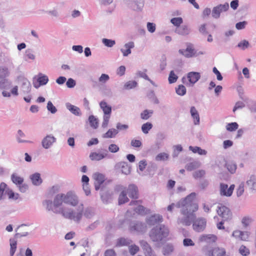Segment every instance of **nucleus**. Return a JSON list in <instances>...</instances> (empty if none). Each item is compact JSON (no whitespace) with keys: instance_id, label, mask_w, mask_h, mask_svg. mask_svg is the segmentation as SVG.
I'll use <instances>...</instances> for the list:
<instances>
[{"instance_id":"nucleus-1","label":"nucleus","mask_w":256,"mask_h":256,"mask_svg":"<svg viewBox=\"0 0 256 256\" xmlns=\"http://www.w3.org/2000/svg\"><path fill=\"white\" fill-rule=\"evenodd\" d=\"M196 194L192 192L185 198L176 204L177 208H180L182 216L178 219V224L183 226H190L196 217L194 212L198 209V204L196 202Z\"/></svg>"},{"instance_id":"nucleus-2","label":"nucleus","mask_w":256,"mask_h":256,"mask_svg":"<svg viewBox=\"0 0 256 256\" xmlns=\"http://www.w3.org/2000/svg\"><path fill=\"white\" fill-rule=\"evenodd\" d=\"M80 199L76 193L72 190L66 194L60 193L54 197V206L56 208L65 207L63 204L75 207L78 205Z\"/></svg>"},{"instance_id":"nucleus-3","label":"nucleus","mask_w":256,"mask_h":256,"mask_svg":"<svg viewBox=\"0 0 256 256\" xmlns=\"http://www.w3.org/2000/svg\"><path fill=\"white\" fill-rule=\"evenodd\" d=\"M77 206L78 207L75 209L68 207H62L61 209L54 211L57 214L62 215L65 218L79 223L83 216L84 204H80Z\"/></svg>"},{"instance_id":"nucleus-4","label":"nucleus","mask_w":256,"mask_h":256,"mask_svg":"<svg viewBox=\"0 0 256 256\" xmlns=\"http://www.w3.org/2000/svg\"><path fill=\"white\" fill-rule=\"evenodd\" d=\"M2 74L0 73V90H4L2 92V95L4 97L10 98L12 95L18 96V86H12V82L8 78Z\"/></svg>"},{"instance_id":"nucleus-5","label":"nucleus","mask_w":256,"mask_h":256,"mask_svg":"<svg viewBox=\"0 0 256 256\" xmlns=\"http://www.w3.org/2000/svg\"><path fill=\"white\" fill-rule=\"evenodd\" d=\"M169 233L167 227L160 225L153 228L150 232V236L153 242H160L166 238Z\"/></svg>"},{"instance_id":"nucleus-6","label":"nucleus","mask_w":256,"mask_h":256,"mask_svg":"<svg viewBox=\"0 0 256 256\" xmlns=\"http://www.w3.org/2000/svg\"><path fill=\"white\" fill-rule=\"evenodd\" d=\"M6 195L10 200H16L20 198L18 193L14 192L6 183L2 182L0 184V200H5Z\"/></svg>"},{"instance_id":"nucleus-7","label":"nucleus","mask_w":256,"mask_h":256,"mask_svg":"<svg viewBox=\"0 0 256 256\" xmlns=\"http://www.w3.org/2000/svg\"><path fill=\"white\" fill-rule=\"evenodd\" d=\"M130 205L135 213L144 216L150 212V210L142 205V201L140 200H132Z\"/></svg>"},{"instance_id":"nucleus-8","label":"nucleus","mask_w":256,"mask_h":256,"mask_svg":"<svg viewBox=\"0 0 256 256\" xmlns=\"http://www.w3.org/2000/svg\"><path fill=\"white\" fill-rule=\"evenodd\" d=\"M228 8L229 4L228 2L218 4L213 8L212 11V16L214 18L218 19L220 18V14L226 12Z\"/></svg>"},{"instance_id":"nucleus-9","label":"nucleus","mask_w":256,"mask_h":256,"mask_svg":"<svg viewBox=\"0 0 256 256\" xmlns=\"http://www.w3.org/2000/svg\"><path fill=\"white\" fill-rule=\"evenodd\" d=\"M56 142V138L52 134H48L42 140L41 145L42 148L48 150L52 148Z\"/></svg>"},{"instance_id":"nucleus-10","label":"nucleus","mask_w":256,"mask_h":256,"mask_svg":"<svg viewBox=\"0 0 256 256\" xmlns=\"http://www.w3.org/2000/svg\"><path fill=\"white\" fill-rule=\"evenodd\" d=\"M235 186L232 184L229 187L226 184L220 183V194L222 196L230 197V196L234 189Z\"/></svg>"},{"instance_id":"nucleus-11","label":"nucleus","mask_w":256,"mask_h":256,"mask_svg":"<svg viewBox=\"0 0 256 256\" xmlns=\"http://www.w3.org/2000/svg\"><path fill=\"white\" fill-rule=\"evenodd\" d=\"M146 230V225L140 222H132L130 224V230L132 232H144Z\"/></svg>"},{"instance_id":"nucleus-12","label":"nucleus","mask_w":256,"mask_h":256,"mask_svg":"<svg viewBox=\"0 0 256 256\" xmlns=\"http://www.w3.org/2000/svg\"><path fill=\"white\" fill-rule=\"evenodd\" d=\"M114 168L124 174L128 175L130 174L132 168L127 162H120L116 164Z\"/></svg>"},{"instance_id":"nucleus-13","label":"nucleus","mask_w":256,"mask_h":256,"mask_svg":"<svg viewBox=\"0 0 256 256\" xmlns=\"http://www.w3.org/2000/svg\"><path fill=\"white\" fill-rule=\"evenodd\" d=\"M216 210L218 215L222 217L223 221L231 219L232 213L228 208L224 206H220Z\"/></svg>"},{"instance_id":"nucleus-14","label":"nucleus","mask_w":256,"mask_h":256,"mask_svg":"<svg viewBox=\"0 0 256 256\" xmlns=\"http://www.w3.org/2000/svg\"><path fill=\"white\" fill-rule=\"evenodd\" d=\"M206 220L204 218H198L193 222L192 228L197 232H202L206 228Z\"/></svg>"},{"instance_id":"nucleus-15","label":"nucleus","mask_w":256,"mask_h":256,"mask_svg":"<svg viewBox=\"0 0 256 256\" xmlns=\"http://www.w3.org/2000/svg\"><path fill=\"white\" fill-rule=\"evenodd\" d=\"M250 232H249L236 230L232 232V236L238 240L247 241L250 237Z\"/></svg>"},{"instance_id":"nucleus-16","label":"nucleus","mask_w":256,"mask_h":256,"mask_svg":"<svg viewBox=\"0 0 256 256\" xmlns=\"http://www.w3.org/2000/svg\"><path fill=\"white\" fill-rule=\"evenodd\" d=\"M49 80L48 76L42 73H39L37 76L36 82H34V86L38 88L40 86L46 85Z\"/></svg>"},{"instance_id":"nucleus-17","label":"nucleus","mask_w":256,"mask_h":256,"mask_svg":"<svg viewBox=\"0 0 256 256\" xmlns=\"http://www.w3.org/2000/svg\"><path fill=\"white\" fill-rule=\"evenodd\" d=\"M178 52L187 58H192L196 56V50L191 44H188L186 49H180Z\"/></svg>"},{"instance_id":"nucleus-18","label":"nucleus","mask_w":256,"mask_h":256,"mask_svg":"<svg viewBox=\"0 0 256 256\" xmlns=\"http://www.w3.org/2000/svg\"><path fill=\"white\" fill-rule=\"evenodd\" d=\"M92 178L94 180V187L96 190L100 188V186L104 182L105 177L104 174L99 172H96L93 174Z\"/></svg>"},{"instance_id":"nucleus-19","label":"nucleus","mask_w":256,"mask_h":256,"mask_svg":"<svg viewBox=\"0 0 256 256\" xmlns=\"http://www.w3.org/2000/svg\"><path fill=\"white\" fill-rule=\"evenodd\" d=\"M30 224H22L18 226L16 229V234H15V238H20L23 236H26L28 234V227Z\"/></svg>"},{"instance_id":"nucleus-20","label":"nucleus","mask_w":256,"mask_h":256,"mask_svg":"<svg viewBox=\"0 0 256 256\" xmlns=\"http://www.w3.org/2000/svg\"><path fill=\"white\" fill-rule=\"evenodd\" d=\"M246 185L251 192H256V175L251 174L246 181Z\"/></svg>"},{"instance_id":"nucleus-21","label":"nucleus","mask_w":256,"mask_h":256,"mask_svg":"<svg viewBox=\"0 0 256 256\" xmlns=\"http://www.w3.org/2000/svg\"><path fill=\"white\" fill-rule=\"evenodd\" d=\"M162 220V216L159 214H154L146 218V222L149 226H154Z\"/></svg>"},{"instance_id":"nucleus-22","label":"nucleus","mask_w":256,"mask_h":256,"mask_svg":"<svg viewBox=\"0 0 256 256\" xmlns=\"http://www.w3.org/2000/svg\"><path fill=\"white\" fill-rule=\"evenodd\" d=\"M200 73L194 72H189L187 74V79L188 80L189 84H186L193 86L200 80Z\"/></svg>"},{"instance_id":"nucleus-23","label":"nucleus","mask_w":256,"mask_h":256,"mask_svg":"<svg viewBox=\"0 0 256 256\" xmlns=\"http://www.w3.org/2000/svg\"><path fill=\"white\" fill-rule=\"evenodd\" d=\"M127 194L132 198L136 199L138 198V189L137 186L134 184H130L126 190Z\"/></svg>"},{"instance_id":"nucleus-24","label":"nucleus","mask_w":256,"mask_h":256,"mask_svg":"<svg viewBox=\"0 0 256 256\" xmlns=\"http://www.w3.org/2000/svg\"><path fill=\"white\" fill-rule=\"evenodd\" d=\"M108 155V152L106 150H104L100 152H92L90 155V158L92 160H100L105 158Z\"/></svg>"},{"instance_id":"nucleus-25","label":"nucleus","mask_w":256,"mask_h":256,"mask_svg":"<svg viewBox=\"0 0 256 256\" xmlns=\"http://www.w3.org/2000/svg\"><path fill=\"white\" fill-rule=\"evenodd\" d=\"M134 47V44L133 42H129L125 44L120 50L124 56H128L132 52L131 49Z\"/></svg>"},{"instance_id":"nucleus-26","label":"nucleus","mask_w":256,"mask_h":256,"mask_svg":"<svg viewBox=\"0 0 256 256\" xmlns=\"http://www.w3.org/2000/svg\"><path fill=\"white\" fill-rule=\"evenodd\" d=\"M43 206L46 208L48 210H52L54 213L57 214L54 210H58L62 208V207L56 208L54 206V200L53 202L50 200H46L42 202Z\"/></svg>"},{"instance_id":"nucleus-27","label":"nucleus","mask_w":256,"mask_h":256,"mask_svg":"<svg viewBox=\"0 0 256 256\" xmlns=\"http://www.w3.org/2000/svg\"><path fill=\"white\" fill-rule=\"evenodd\" d=\"M216 239V236L212 234H202L199 237L200 242L209 244L215 242Z\"/></svg>"},{"instance_id":"nucleus-28","label":"nucleus","mask_w":256,"mask_h":256,"mask_svg":"<svg viewBox=\"0 0 256 256\" xmlns=\"http://www.w3.org/2000/svg\"><path fill=\"white\" fill-rule=\"evenodd\" d=\"M31 84L28 80L26 78L22 80L21 90L24 94H28L31 90Z\"/></svg>"},{"instance_id":"nucleus-29","label":"nucleus","mask_w":256,"mask_h":256,"mask_svg":"<svg viewBox=\"0 0 256 256\" xmlns=\"http://www.w3.org/2000/svg\"><path fill=\"white\" fill-rule=\"evenodd\" d=\"M225 254V250L220 248H214L212 251H209L206 254L208 256H224Z\"/></svg>"},{"instance_id":"nucleus-30","label":"nucleus","mask_w":256,"mask_h":256,"mask_svg":"<svg viewBox=\"0 0 256 256\" xmlns=\"http://www.w3.org/2000/svg\"><path fill=\"white\" fill-rule=\"evenodd\" d=\"M66 108L73 114L76 116H80L82 114L80 108L69 102L66 104Z\"/></svg>"},{"instance_id":"nucleus-31","label":"nucleus","mask_w":256,"mask_h":256,"mask_svg":"<svg viewBox=\"0 0 256 256\" xmlns=\"http://www.w3.org/2000/svg\"><path fill=\"white\" fill-rule=\"evenodd\" d=\"M190 112L195 125H198L200 122L199 114L194 106L190 108Z\"/></svg>"},{"instance_id":"nucleus-32","label":"nucleus","mask_w":256,"mask_h":256,"mask_svg":"<svg viewBox=\"0 0 256 256\" xmlns=\"http://www.w3.org/2000/svg\"><path fill=\"white\" fill-rule=\"evenodd\" d=\"M30 178L32 184L36 186H40L42 182V180L40 177V174L39 173L36 172L30 176Z\"/></svg>"},{"instance_id":"nucleus-33","label":"nucleus","mask_w":256,"mask_h":256,"mask_svg":"<svg viewBox=\"0 0 256 256\" xmlns=\"http://www.w3.org/2000/svg\"><path fill=\"white\" fill-rule=\"evenodd\" d=\"M100 108L102 110L104 115H110L112 113V107L110 106L105 101H102L100 103Z\"/></svg>"},{"instance_id":"nucleus-34","label":"nucleus","mask_w":256,"mask_h":256,"mask_svg":"<svg viewBox=\"0 0 256 256\" xmlns=\"http://www.w3.org/2000/svg\"><path fill=\"white\" fill-rule=\"evenodd\" d=\"M95 216V211L92 207H84L83 216L86 218H92Z\"/></svg>"},{"instance_id":"nucleus-35","label":"nucleus","mask_w":256,"mask_h":256,"mask_svg":"<svg viewBox=\"0 0 256 256\" xmlns=\"http://www.w3.org/2000/svg\"><path fill=\"white\" fill-rule=\"evenodd\" d=\"M254 222V220L250 216H244L242 218L241 223L242 226L246 228L250 226V224Z\"/></svg>"},{"instance_id":"nucleus-36","label":"nucleus","mask_w":256,"mask_h":256,"mask_svg":"<svg viewBox=\"0 0 256 256\" xmlns=\"http://www.w3.org/2000/svg\"><path fill=\"white\" fill-rule=\"evenodd\" d=\"M11 180L16 186L22 184L24 181V178L16 173H14L12 174Z\"/></svg>"},{"instance_id":"nucleus-37","label":"nucleus","mask_w":256,"mask_h":256,"mask_svg":"<svg viewBox=\"0 0 256 256\" xmlns=\"http://www.w3.org/2000/svg\"><path fill=\"white\" fill-rule=\"evenodd\" d=\"M225 165L230 173L233 174L236 172L237 166L234 162L232 160L228 161L225 163Z\"/></svg>"},{"instance_id":"nucleus-38","label":"nucleus","mask_w":256,"mask_h":256,"mask_svg":"<svg viewBox=\"0 0 256 256\" xmlns=\"http://www.w3.org/2000/svg\"><path fill=\"white\" fill-rule=\"evenodd\" d=\"M118 133V130L112 128L108 130L104 134L103 137L104 138H115L117 134Z\"/></svg>"},{"instance_id":"nucleus-39","label":"nucleus","mask_w":256,"mask_h":256,"mask_svg":"<svg viewBox=\"0 0 256 256\" xmlns=\"http://www.w3.org/2000/svg\"><path fill=\"white\" fill-rule=\"evenodd\" d=\"M175 32L178 34L185 36L189 34L190 30L187 26H182L176 28L175 30Z\"/></svg>"},{"instance_id":"nucleus-40","label":"nucleus","mask_w":256,"mask_h":256,"mask_svg":"<svg viewBox=\"0 0 256 256\" xmlns=\"http://www.w3.org/2000/svg\"><path fill=\"white\" fill-rule=\"evenodd\" d=\"M10 256H13L16 251L17 248V241L14 238H10Z\"/></svg>"},{"instance_id":"nucleus-41","label":"nucleus","mask_w":256,"mask_h":256,"mask_svg":"<svg viewBox=\"0 0 256 256\" xmlns=\"http://www.w3.org/2000/svg\"><path fill=\"white\" fill-rule=\"evenodd\" d=\"M133 6L131 7L135 10H142L144 6V0H135Z\"/></svg>"},{"instance_id":"nucleus-42","label":"nucleus","mask_w":256,"mask_h":256,"mask_svg":"<svg viewBox=\"0 0 256 256\" xmlns=\"http://www.w3.org/2000/svg\"><path fill=\"white\" fill-rule=\"evenodd\" d=\"M126 195V192L124 190L120 192L118 197V204H124L128 201L129 200Z\"/></svg>"},{"instance_id":"nucleus-43","label":"nucleus","mask_w":256,"mask_h":256,"mask_svg":"<svg viewBox=\"0 0 256 256\" xmlns=\"http://www.w3.org/2000/svg\"><path fill=\"white\" fill-rule=\"evenodd\" d=\"M174 249L172 245L168 244L164 246L162 248V254L165 256H169L172 252Z\"/></svg>"},{"instance_id":"nucleus-44","label":"nucleus","mask_w":256,"mask_h":256,"mask_svg":"<svg viewBox=\"0 0 256 256\" xmlns=\"http://www.w3.org/2000/svg\"><path fill=\"white\" fill-rule=\"evenodd\" d=\"M88 120L91 127L96 129L98 128V119L93 115H91L88 118Z\"/></svg>"},{"instance_id":"nucleus-45","label":"nucleus","mask_w":256,"mask_h":256,"mask_svg":"<svg viewBox=\"0 0 256 256\" xmlns=\"http://www.w3.org/2000/svg\"><path fill=\"white\" fill-rule=\"evenodd\" d=\"M154 111L152 110H146L140 114V118L142 120H148Z\"/></svg>"},{"instance_id":"nucleus-46","label":"nucleus","mask_w":256,"mask_h":256,"mask_svg":"<svg viewBox=\"0 0 256 256\" xmlns=\"http://www.w3.org/2000/svg\"><path fill=\"white\" fill-rule=\"evenodd\" d=\"M239 254L242 256H248L250 254V250L244 245H241L238 248Z\"/></svg>"},{"instance_id":"nucleus-47","label":"nucleus","mask_w":256,"mask_h":256,"mask_svg":"<svg viewBox=\"0 0 256 256\" xmlns=\"http://www.w3.org/2000/svg\"><path fill=\"white\" fill-rule=\"evenodd\" d=\"M169 158V154L166 152H160L156 155L155 158L156 161H164L168 160Z\"/></svg>"},{"instance_id":"nucleus-48","label":"nucleus","mask_w":256,"mask_h":256,"mask_svg":"<svg viewBox=\"0 0 256 256\" xmlns=\"http://www.w3.org/2000/svg\"><path fill=\"white\" fill-rule=\"evenodd\" d=\"M102 43L108 48H112L116 44V41L111 39L104 38L102 39Z\"/></svg>"},{"instance_id":"nucleus-49","label":"nucleus","mask_w":256,"mask_h":256,"mask_svg":"<svg viewBox=\"0 0 256 256\" xmlns=\"http://www.w3.org/2000/svg\"><path fill=\"white\" fill-rule=\"evenodd\" d=\"M132 241L128 238H121L118 241L117 244L119 246H129L132 244Z\"/></svg>"},{"instance_id":"nucleus-50","label":"nucleus","mask_w":256,"mask_h":256,"mask_svg":"<svg viewBox=\"0 0 256 256\" xmlns=\"http://www.w3.org/2000/svg\"><path fill=\"white\" fill-rule=\"evenodd\" d=\"M244 191V182H240L236 190V194L238 197L242 196Z\"/></svg>"},{"instance_id":"nucleus-51","label":"nucleus","mask_w":256,"mask_h":256,"mask_svg":"<svg viewBox=\"0 0 256 256\" xmlns=\"http://www.w3.org/2000/svg\"><path fill=\"white\" fill-rule=\"evenodd\" d=\"M176 92L178 95L183 96L186 94V90L184 86L180 84L176 88Z\"/></svg>"},{"instance_id":"nucleus-52","label":"nucleus","mask_w":256,"mask_h":256,"mask_svg":"<svg viewBox=\"0 0 256 256\" xmlns=\"http://www.w3.org/2000/svg\"><path fill=\"white\" fill-rule=\"evenodd\" d=\"M137 82L135 80H130L126 82L124 85V88L126 90H130L137 86Z\"/></svg>"},{"instance_id":"nucleus-53","label":"nucleus","mask_w":256,"mask_h":256,"mask_svg":"<svg viewBox=\"0 0 256 256\" xmlns=\"http://www.w3.org/2000/svg\"><path fill=\"white\" fill-rule=\"evenodd\" d=\"M178 78V76L174 73V70H172L170 72L169 74L168 80L170 84H173L176 82Z\"/></svg>"},{"instance_id":"nucleus-54","label":"nucleus","mask_w":256,"mask_h":256,"mask_svg":"<svg viewBox=\"0 0 256 256\" xmlns=\"http://www.w3.org/2000/svg\"><path fill=\"white\" fill-rule=\"evenodd\" d=\"M171 23L177 28L179 27L182 23V18L180 17H176L172 18L170 20Z\"/></svg>"},{"instance_id":"nucleus-55","label":"nucleus","mask_w":256,"mask_h":256,"mask_svg":"<svg viewBox=\"0 0 256 256\" xmlns=\"http://www.w3.org/2000/svg\"><path fill=\"white\" fill-rule=\"evenodd\" d=\"M238 124L236 122L228 123L226 126V129L229 132H232L238 129Z\"/></svg>"},{"instance_id":"nucleus-56","label":"nucleus","mask_w":256,"mask_h":256,"mask_svg":"<svg viewBox=\"0 0 256 256\" xmlns=\"http://www.w3.org/2000/svg\"><path fill=\"white\" fill-rule=\"evenodd\" d=\"M152 128V124L150 122H146L142 126V130L144 134H148V131Z\"/></svg>"},{"instance_id":"nucleus-57","label":"nucleus","mask_w":256,"mask_h":256,"mask_svg":"<svg viewBox=\"0 0 256 256\" xmlns=\"http://www.w3.org/2000/svg\"><path fill=\"white\" fill-rule=\"evenodd\" d=\"M36 56L31 50H28L26 51L24 55L25 60H34Z\"/></svg>"},{"instance_id":"nucleus-58","label":"nucleus","mask_w":256,"mask_h":256,"mask_svg":"<svg viewBox=\"0 0 256 256\" xmlns=\"http://www.w3.org/2000/svg\"><path fill=\"white\" fill-rule=\"evenodd\" d=\"M140 246L144 250V254L148 252V251L152 250V248L148 244V243L144 240H141L140 242Z\"/></svg>"},{"instance_id":"nucleus-59","label":"nucleus","mask_w":256,"mask_h":256,"mask_svg":"<svg viewBox=\"0 0 256 256\" xmlns=\"http://www.w3.org/2000/svg\"><path fill=\"white\" fill-rule=\"evenodd\" d=\"M250 46L248 42L246 40H243L240 42L238 44V47L242 50H244Z\"/></svg>"},{"instance_id":"nucleus-60","label":"nucleus","mask_w":256,"mask_h":256,"mask_svg":"<svg viewBox=\"0 0 256 256\" xmlns=\"http://www.w3.org/2000/svg\"><path fill=\"white\" fill-rule=\"evenodd\" d=\"M128 250L130 253L134 256L138 252L140 249L138 246L135 244H132L129 246Z\"/></svg>"},{"instance_id":"nucleus-61","label":"nucleus","mask_w":256,"mask_h":256,"mask_svg":"<svg viewBox=\"0 0 256 256\" xmlns=\"http://www.w3.org/2000/svg\"><path fill=\"white\" fill-rule=\"evenodd\" d=\"M46 108L52 114H55L57 112L56 108L53 105L50 101L48 102Z\"/></svg>"},{"instance_id":"nucleus-62","label":"nucleus","mask_w":256,"mask_h":256,"mask_svg":"<svg viewBox=\"0 0 256 256\" xmlns=\"http://www.w3.org/2000/svg\"><path fill=\"white\" fill-rule=\"evenodd\" d=\"M110 80V76L108 74H102L98 78V82L102 84H105Z\"/></svg>"},{"instance_id":"nucleus-63","label":"nucleus","mask_w":256,"mask_h":256,"mask_svg":"<svg viewBox=\"0 0 256 256\" xmlns=\"http://www.w3.org/2000/svg\"><path fill=\"white\" fill-rule=\"evenodd\" d=\"M77 246L80 249L81 247L86 248L88 246V241L87 238H84L78 244Z\"/></svg>"},{"instance_id":"nucleus-64","label":"nucleus","mask_w":256,"mask_h":256,"mask_svg":"<svg viewBox=\"0 0 256 256\" xmlns=\"http://www.w3.org/2000/svg\"><path fill=\"white\" fill-rule=\"evenodd\" d=\"M108 150L110 152L116 153L118 152L120 148L116 144H112L109 145Z\"/></svg>"}]
</instances>
